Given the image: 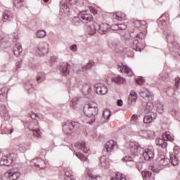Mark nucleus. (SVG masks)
Returning <instances> with one entry per match:
<instances>
[{
	"label": "nucleus",
	"mask_w": 180,
	"mask_h": 180,
	"mask_svg": "<svg viewBox=\"0 0 180 180\" xmlns=\"http://www.w3.org/2000/svg\"><path fill=\"white\" fill-rule=\"evenodd\" d=\"M94 89H96L98 95H106L108 94V87L101 83H97L94 86L86 84L83 87V92L85 95H91L94 92Z\"/></svg>",
	"instance_id": "nucleus-1"
},
{
	"label": "nucleus",
	"mask_w": 180,
	"mask_h": 180,
	"mask_svg": "<svg viewBox=\"0 0 180 180\" xmlns=\"http://www.w3.org/2000/svg\"><path fill=\"white\" fill-rule=\"evenodd\" d=\"M98 104H96V103L91 102L85 105L84 113L87 117H90V120L88 121L89 124H94V122H96V115H98Z\"/></svg>",
	"instance_id": "nucleus-2"
},
{
	"label": "nucleus",
	"mask_w": 180,
	"mask_h": 180,
	"mask_svg": "<svg viewBox=\"0 0 180 180\" xmlns=\"http://www.w3.org/2000/svg\"><path fill=\"white\" fill-rule=\"evenodd\" d=\"M78 127H79V123L78 122L68 121L63 125V132L67 136H72Z\"/></svg>",
	"instance_id": "nucleus-3"
},
{
	"label": "nucleus",
	"mask_w": 180,
	"mask_h": 180,
	"mask_svg": "<svg viewBox=\"0 0 180 180\" xmlns=\"http://www.w3.org/2000/svg\"><path fill=\"white\" fill-rule=\"evenodd\" d=\"M146 37V32H141L136 34V39L133 41L132 49L136 50V51H141V44L139 42V40H143Z\"/></svg>",
	"instance_id": "nucleus-4"
},
{
	"label": "nucleus",
	"mask_w": 180,
	"mask_h": 180,
	"mask_svg": "<svg viewBox=\"0 0 180 180\" xmlns=\"http://www.w3.org/2000/svg\"><path fill=\"white\" fill-rule=\"evenodd\" d=\"M49 47L50 46L47 42H43L39 45L37 49L36 50V52L41 57L43 56H46V54H49Z\"/></svg>",
	"instance_id": "nucleus-5"
},
{
	"label": "nucleus",
	"mask_w": 180,
	"mask_h": 180,
	"mask_svg": "<svg viewBox=\"0 0 180 180\" xmlns=\"http://www.w3.org/2000/svg\"><path fill=\"white\" fill-rule=\"evenodd\" d=\"M129 146L131 154H132L133 155H139L140 151H141V148L140 147V145H139L137 142L130 141L129 142Z\"/></svg>",
	"instance_id": "nucleus-6"
},
{
	"label": "nucleus",
	"mask_w": 180,
	"mask_h": 180,
	"mask_svg": "<svg viewBox=\"0 0 180 180\" xmlns=\"http://www.w3.org/2000/svg\"><path fill=\"white\" fill-rule=\"evenodd\" d=\"M95 26L97 27V32L100 34H106V33L110 30V26H109L108 23L103 22L98 24V22H95Z\"/></svg>",
	"instance_id": "nucleus-7"
},
{
	"label": "nucleus",
	"mask_w": 180,
	"mask_h": 180,
	"mask_svg": "<svg viewBox=\"0 0 180 180\" xmlns=\"http://www.w3.org/2000/svg\"><path fill=\"white\" fill-rule=\"evenodd\" d=\"M178 146L174 147V154L170 155V160L169 162H171L172 165H174V167L178 165L179 164V159L178 158L179 156V154H178Z\"/></svg>",
	"instance_id": "nucleus-8"
},
{
	"label": "nucleus",
	"mask_w": 180,
	"mask_h": 180,
	"mask_svg": "<svg viewBox=\"0 0 180 180\" xmlns=\"http://www.w3.org/2000/svg\"><path fill=\"white\" fill-rule=\"evenodd\" d=\"M105 148L107 153H110L112 151L117 150V142H116L115 140H110L106 142Z\"/></svg>",
	"instance_id": "nucleus-9"
},
{
	"label": "nucleus",
	"mask_w": 180,
	"mask_h": 180,
	"mask_svg": "<svg viewBox=\"0 0 180 180\" xmlns=\"http://www.w3.org/2000/svg\"><path fill=\"white\" fill-rule=\"evenodd\" d=\"M112 115V111L110 110L105 108L103 110V116L100 120V124H103L108 123Z\"/></svg>",
	"instance_id": "nucleus-10"
},
{
	"label": "nucleus",
	"mask_w": 180,
	"mask_h": 180,
	"mask_svg": "<svg viewBox=\"0 0 180 180\" xmlns=\"http://www.w3.org/2000/svg\"><path fill=\"white\" fill-rule=\"evenodd\" d=\"M139 94L141 98H148L149 101H154V94L147 89L142 88Z\"/></svg>",
	"instance_id": "nucleus-11"
},
{
	"label": "nucleus",
	"mask_w": 180,
	"mask_h": 180,
	"mask_svg": "<svg viewBox=\"0 0 180 180\" xmlns=\"http://www.w3.org/2000/svg\"><path fill=\"white\" fill-rule=\"evenodd\" d=\"M33 162L35 167H37V168H40L41 169H44L47 165V162L41 158L34 159Z\"/></svg>",
	"instance_id": "nucleus-12"
},
{
	"label": "nucleus",
	"mask_w": 180,
	"mask_h": 180,
	"mask_svg": "<svg viewBox=\"0 0 180 180\" xmlns=\"http://www.w3.org/2000/svg\"><path fill=\"white\" fill-rule=\"evenodd\" d=\"M118 70L120 72H124V74H127L129 77H131V75H133L131 69L128 66L123 65V63L118 65Z\"/></svg>",
	"instance_id": "nucleus-13"
},
{
	"label": "nucleus",
	"mask_w": 180,
	"mask_h": 180,
	"mask_svg": "<svg viewBox=\"0 0 180 180\" xmlns=\"http://www.w3.org/2000/svg\"><path fill=\"white\" fill-rule=\"evenodd\" d=\"M137 102V93L134 90L131 91L128 98V105L133 106Z\"/></svg>",
	"instance_id": "nucleus-14"
},
{
	"label": "nucleus",
	"mask_w": 180,
	"mask_h": 180,
	"mask_svg": "<svg viewBox=\"0 0 180 180\" xmlns=\"http://www.w3.org/2000/svg\"><path fill=\"white\" fill-rule=\"evenodd\" d=\"M13 159L12 158V155H8V156H3L0 160V165H11L12 164Z\"/></svg>",
	"instance_id": "nucleus-15"
},
{
	"label": "nucleus",
	"mask_w": 180,
	"mask_h": 180,
	"mask_svg": "<svg viewBox=\"0 0 180 180\" xmlns=\"http://www.w3.org/2000/svg\"><path fill=\"white\" fill-rule=\"evenodd\" d=\"M168 19H169V13H165V14H162V15L158 20V26H160V27H161V26H166L167 20H168Z\"/></svg>",
	"instance_id": "nucleus-16"
},
{
	"label": "nucleus",
	"mask_w": 180,
	"mask_h": 180,
	"mask_svg": "<svg viewBox=\"0 0 180 180\" xmlns=\"http://www.w3.org/2000/svg\"><path fill=\"white\" fill-rule=\"evenodd\" d=\"M1 129L4 134H12L15 130L11 125L5 124H1Z\"/></svg>",
	"instance_id": "nucleus-17"
},
{
	"label": "nucleus",
	"mask_w": 180,
	"mask_h": 180,
	"mask_svg": "<svg viewBox=\"0 0 180 180\" xmlns=\"http://www.w3.org/2000/svg\"><path fill=\"white\" fill-rule=\"evenodd\" d=\"M157 162L160 167H165L169 164V159L165 155H161L157 158Z\"/></svg>",
	"instance_id": "nucleus-18"
},
{
	"label": "nucleus",
	"mask_w": 180,
	"mask_h": 180,
	"mask_svg": "<svg viewBox=\"0 0 180 180\" xmlns=\"http://www.w3.org/2000/svg\"><path fill=\"white\" fill-rule=\"evenodd\" d=\"M29 129L32 131L34 137H36L37 139H40V137H41V131L39 129H34L33 122L30 123Z\"/></svg>",
	"instance_id": "nucleus-19"
},
{
	"label": "nucleus",
	"mask_w": 180,
	"mask_h": 180,
	"mask_svg": "<svg viewBox=\"0 0 180 180\" xmlns=\"http://www.w3.org/2000/svg\"><path fill=\"white\" fill-rule=\"evenodd\" d=\"M143 157L146 161H150V160L154 158V151L151 149H146L143 151Z\"/></svg>",
	"instance_id": "nucleus-20"
},
{
	"label": "nucleus",
	"mask_w": 180,
	"mask_h": 180,
	"mask_svg": "<svg viewBox=\"0 0 180 180\" xmlns=\"http://www.w3.org/2000/svg\"><path fill=\"white\" fill-rule=\"evenodd\" d=\"M70 68H71V65L64 63L60 65V71L62 72L63 75L67 77V75H70Z\"/></svg>",
	"instance_id": "nucleus-21"
},
{
	"label": "nucleus",
	"mask_w": 180,
	"mask_h": 180,
	"mask_svg": "<svg viewBox=\"0 0 180 180\" xmlns=\"http://www.w3.org/2000/svg\"><path fill=\"white\" fill-rule=\"evenodd\" d=\"M112 19H114V20H118L119 22H122V20H126V14L120 11L115 12L112 13Z\"/></svg>",
	"instance_id": "nucleus-22"
},
{
	"label": "nucleus",
	"mask_w": 180,
	"mask_h": 180,
	"mask_svg": "<svg viewBox=\"0 0 180 180\" xmlns=\"http://www.w3.org/2000/svg\"><path fill=\"white\" fill-rule=\"evenodd\" d=\"M105 82L108 84V85H110L112 82H115V84H117L118 85H120V84H124V82H126V80L124 79V78L120 76H117V77H115L113 79H110V82H109V80H106Z\"/></svg>",
	"instance_id": "nucleus-23"
},
{
	"label": "nucleus",
	"mask_w": 180,
	"mask_h": 180,
	"mask_svg": "<svg viewBox=\"0 0 180 180\" xmlns=\"http://www.w3.org/2000/svg\"><path fill=\"white\" fill-rule=\"evenodd\" d=\"M75 147L76 148H78L79 150H82L83 153H88L89 151V148L86 146V144L85 143V141H81V142H77L75 144Z\"/></svg>",
	"instance_id": "nucleus-24"
},
{
	"label": "nucleus",
	"mask_w": 180,
	"mask_h": 180,
	"mask_svg": "<svg viewBox=\"0 0 180 180\" xmlns=\"http://www.w3.org/2000/svg\"><path fill=\"white\" fill-rule=\"evenodd\" d=\"M8 92H9V89L8 87H2L0 89L1 102H5V101H6V98L8 97Z\"/></svg>",
	"instance_id": "nucleus-25"
},
{
	"label": "nucleus",
	"mask_w": 180,
	"mask_h": 180,
	"mask_svg": "<svg viewBox=\"0 0 180 180\" xmlns=\"http://www.w3.org/2000/svg\"><path fill=\"white\" fill-rule=\"evenodd\" d=\"M0 116L4 117V120H8L9 119V114L8 113V109L6 108V106H0Z\"/></svg>",
	"instance_id": "nucleus-26"
},
{
	"label": "nucleus",
	"mask_w": 180,
	"mask_h": 180,
	"mask_svg": "<svg viewBox=\"0 0 180 180\" xmlns=\"http://www.w3.org/2000/svg\"><path fill=\"white\" fill-rule=\"evenodd\" d=\"M157 117V113L153 112L151 114L146 115L143 117V122L147 123H151L154 119Z\"/></svg>",
	"instance_id": "nucleus-27"
},
{
	"label": "nucleus",
	"mask_w": 180,
	"mask_h": 180,
	"mask_svg": "<svg viewBox=\"0 0 180 180\" xmlns=\"http://www.w3.org/2000/svg\"><path fill=\"white\" fill-rule=\"evenodd\" d=\"M7 180H18L20 177V172H15L14 173L8 172L6 174Z\"/></svg>",
	"instance_id": "nucleus-28"
},
{
	"label": "nucleus",
	"mask_w": 180,
	"mask_h": 180,
	"mask_svg": "<svg viewBox=\"0 0 180 180\" xmlns=\"http://www.w3.org/2000/svg\"><path fill=\"white\" fill-rule=\"evenodd\" d=\"M71 1H65V0H62L60 2V8L65 11V12L68 13L70 12V6L71 5Z\"/></svg>",
	"instance_id": "nucleus-29"
},
{
	"label": "nucleus",
	"mask_w": 180,
	"mask_h": 180,
	"mask_svg": "<svg viewBox=\"0 0 180 180\" xmlns=\"http://www.w3.org/2000/svg\"><path fill=\"white\" fill-rule=\"evenodd\" d=\"M13 19V15L9 11H5L3 14V21L11 22Z\"/></svg>",
	"instance_id": "nucleus-30"
},
{
	"label": "nucleus",
	"mask_w": 180,
	"mask_h": 180,
	"mask_svg": "<svg viewBox=\"0 0 180 180\" xmlns=\"http://www.w3.org/2000/svg\"><path fill=\"white\" fill-rule=\"evenodd\" d=\"M154 108L155 106L154 104H153V103H148L144 108L145 113H155Z\"/></svg>",
	"instance_id": "nucleus-31"
},
{
	"label": "nucleus",
	"mask_w": 180,
	"mask_h": 180,
	"mask_svg": "<svg viewBox=\"0 0 180 180\" xmlns=\"http://www.w3.org/2000/svg\"><path fill=\"white\" fill-rule=\"evenodd\" d=\"M80 18L84 22H92L94 17L90 13H84L80 15Z\"/></svg>",
	"instance_id": "nucleus-32"
},
{
	"label": "nucleus",
	"mask_w": 180,
	"mask_h": 180,
	"mask_svg": "<svg viewBox=\"0 0 180 180\" xmlns=\"http://www.w3.org/2000/svg\"><path fill=\"white\" fill-rule=\"evenodd\" d=\"M13 54L14 56H20V53L23 51V49H22V45L20 44H16L15 46L13 47Z\"/></svg>",
	"instance_id": "nucleus-33"
},
{
	"label": "nucleus",
	"mask_w": 180,
	"mask_h": 180,
	"mask_svg": "<svg viewBox=\"0 0 180 180\" xmlns=\"http://www.w3.org/2000/svg\"><path fill=\"white\" fill-rule=\"evenodd\" d=\"M165 139L164 138H158L156 139L155 143L157 146H160L162 148H167V142H165Z\"/></svg>",
	"instance_id": "nucleus-34"
},
{
	"label": "nucleus",
	"mask_w": 180,
	"mask_h": 180,
	"mask_svg": "<svg viewBox=\"0 0 180 180\" xmlns=\"http://www.w3.org/2000/svg\"><path fill=\"white\" fill-rule=\"evenodd\" d=\"M154 110L155 112H158V113H162L164 112V105L160 102L156 103L154 107Z\"/></svg>",
	"instance_id": "nucleus-35"
},
{
	"label": "nucleus",
	"mask_w": 180,
	"mask_h": 180,
	"mask_svg": "<svg viewBox=\"0 0 180 180\" xmlns=\"http://www.w3.org/2000/svg\"><path fill=\"white\" fill-rule=\"evenodd\" d=\"M30 116L34 120H43L44 119V116L42 114H37L34 112H31Z\"/></svg>",
	"instance_id": "nucleus-36"
},
{
	"label": "nucleus",
	"mask_w": 180,
	"mask_h": 180,
	"mask_svg": "<svg viewBox=\"0 0 180 180\" xmlns=\"http://www.w3.org/2000/svg\"><path fill=\"white\" fill-rule=\"evenodd\" d=\"M94 64H95V63L93 60H90L86 65L82 66V72H86L88 70H91V68L94 67Z\"/></svg>",
	"instance_id": "nucleus-37"
},
{
	"label": "nucleus",
	"mask_w": 180,
	"mask_h": 180,
	"mask_svg": "<svg viewBox=\"0 0 180 180\" xmlns=\"http://www.w3.org/2000/svg\"><path fill=\"white\" fill-rule=\"evenodd\" d=\"M98 32V27L95 26V22L89 27V34L94 36Z\"/></svg>",
	"instance_id": "nucleus-38"
},
{
	"label": "nucleus",
	"mask_w": 180,
	"mask_h": 180,
	"mask_svg": "<svg viewBox=\"0 0 180 180\" xmlns=\"http://www.w3.org/2000/svg\"><path fill=\"white\" fill-rule=\"evenodd\" d=\"M44 79H46V74H44L43 72L38 73L37 76V82L40 84V82H43Z\"/></svg>",
	"instance_id": "nucleus-39"
},
{
	"label": "nucleus",
	"mask_w": 180,
	"mask_h": 180,
	"mask_svg": "<svg viewBox=\"0 0 180 180\" xmlns=\"http://www.w3.org/2000/svg\"><path fill=\"white\" fill-rule=\"evenodd\" d=\"M134 26L136 27H141V26H146L147 25V22L146 20H136L134 22Z\"/></svg>",
	"instance_id": "nucleus-40"
},
{
	"label": "nucleus",
	"mask_w": 180,
	"mask_h": 180,
	"mask_svg": "<svg viewBox=\"0 0 180 180\" xmlns=\"http://www.w3.org/2000/svg\"><path fill=\"white\" fill-rule=\"evenodd\" d=\"M47 32H46L44 30H38L36 33V36L38 39H43L46 37Z\"/></svg>",
	"instance_id": "nucleus-41"
},
{
	"label": "nucleus",
	"mask_w": 180,
	"mask_h": 180,
	"mask_svg": "<svg viewBox=\"0 0 180 180\" xmlns=\"http://www.w3.org/2000/svg\"><path fill=\"white\" fill-rule=\"evenodd\" d=\"M65 180H76L75 176L72 175L70 172L66 171L65 172Z\"/></svg>",
	"instance_id": "nucleus-42"
},
{
	"label": "nucleus",
	"mask_w": 180,
	"mask_h": 180,
	"mask_svg": "<svg viewBox=\"0 0 180 180\" xmlns=\"http://www.w3.org/2000/svg\"><path fill=\"white\" fill-rule=\"evenodd\" d=\"M76 157H77V158H79V160H80L81 161L86 162H87V164H89V160H88V158H86V156L83 155L81 153H76L75 154Z\"/></svg>",
	"instance_id": "nucleus-43"
},
{
	"label": "nucleus",
	"mask_w": 180,
	"mask_h": 180,
	"mask_svg": "<svg viewBox=\"0 0 180 180\" xmlns=\"http://www.w3.org/2000/svg\"><path fill=\"white\" fill-rule=\"evenodd\" d=\"M162 138L164 140L167 141L169 140V141H172L174 140V136L170 135L168 132H166L162 135Z\"/></svg>",
	"instance_id": "nucleus-44"
},
{
	"label": "nucleus",
	"mask_w": 180,
	"mask_h": 180,
	"mask_svg": "<svg viewBox=\"0 0 180 180\" xmlns=\"http://www.w3.org/2000/svg\"><path fill=\"white\" fill-rule=\"evenodd\" d=\"M141 174L144 179L146 178H151V175H153L151 172L147 170L142 171Z\"/></svg>",
	"instance_id": "nucleus-45"
},
{
	"label": "nucleus",
	"mask_w": 180,
	"mask_h": 180,
	"mask_svg": "<svg viewBox=\"0 0 180 180\" xmlns=\"http://www.w3.org/2000/svg\"><path fill=\"white\" fill-rule=\"evenodd\" d=\"M27 150H29V145L21 144L20 146L19 151H20V153H26Z\"/></svg>",
	"instance_id": "nucleus-46"
},
{
	"label": "nucleus",
	"mask_w": 180,
	"mask_h": 180,
	"mask_svg": "<svg viewBox=\"0 0 180 180\" xmlns=\"http://www.w3.org/2000/svg\"><path fill=\"white\" fill-rule=\"evenodd\" d=\"M100 162L101 165V167H107L108 166V160H106V156H103L100 159Z\"/></svg>",
	"instance_id": "nucleus-47"
},
{
	"label": "nucleus",
	"mask_w": 180,
	"mask_h": 180,
	"mask_svg": "<svg viewBox=\"0 0 180 180\" xmlns=\"http://www.w3.org/2000/svg\"><path fill=\"white\" fill-rule=\"evenodd\" d=\"M109 46L111 49L116 50V49H117V47H119V43L116 42V41H110V42H109Z\"/></svg>",
	"instance_id": "nucleus-48"
},
{
	"label": "nucleus",
	"mask_w": 180,
	"mask_h": 180,
	"mask_svg": "<svg viewBox=\"0 0 180 180\" xmlns=\"http://www.w3.org/2000/svg\"><path fill=\"white\" fill-rule=\"evenodd\" d=\"M78 98H74L72 99L71 102H70V106L72 108H74L75 106H77V105H78Z\"/></svg>",
	"instance_id": "nucleus-49"
},
{
	"label": "nucleus",
	"mask_w": 180,
	"mask_h": 180,
	"mask_svg": "<svg viewBox=\"0 0 180 180\" xmlns=\"http://www.w3.org/2000/svg\"><path fill=\"white\" fill-rule=\"evenodd\" d=\"M115 26L117 29H120V30H126V29H127V25H126L125 24H120Z\"/></svg>",
	"instance_id": "nucleus-50"
},
{
	"label": "nucleus",
	"mask_w": 180,
	"mask_h": 180,
	"mask_svg": "<svg viewBox=\"0 0 180 180\" xmlns=\"http://www.w3.org/2000/svg\"><path fill=\"white\" fill-rule=\"evenodd\" d=\"M89 136H91L92 139H96V137L98 136V132H96V130L90 131Z\"/></svg>",
	"instance_id": "nucleus-51"
},
{
	"label": "nucleus",
	"mask_w": 180,
	"mask_h": 180,
	"mask_svg": "<svg viewBox=\"0 0 180 180\" xmlns=\"http://www.w3.org/2000/svg\"><path fill=\"white\" fill-rule=\"evenodd\" d=\"M143 165H144L142 162H138L137 164H136V167H137V169H139V171L140 172H143V171H144V170H143Z\"/></svg>",
	"instance_id": "nucleus-52"
},
{
	"label": "nucleus",
	"mask_w": 180,
	"mask_h": 180,
	"mask_svg": "<svg viewBox=\"0 0 180 180\" xmlns=\"http://www.w3.org/2000/svg\"><path fill=\"white\" fill-rule=\"evenodd\" d=\"M123 161H125V162H133V158L130 156H126L122 159Z\"/></svg>",
	"instance_id": "nucleus-53"
},
{
	"label": "nucleus",
	"mask_w": 180,
	"mask_h": 180,
	"mask_svg": "<svg viewBox=\"0 0 180 180\" xmlns=\"http://www.w3.org/2000/svg\"><path fill=\"white\" fill-rule=\"evenodd\" d=\"M22 2H23L22 0H15L14 5L17 6V8H20L22 6Z\"/></svg>",
	"instance_id": "nucleus-54"
},
{
	"label": "nucleus",
	"mask_w": 180,
	"mask_h": 180,
	"mask_svg": "<svg viewBox=\"0 0 180 180\" xmlns=\"http://www.w3.org/2000/svg\"><path fill=\"white\" fill-rule=\"evenodd\" d=\"M79 22H81V18H79V17H75L73 18V23L74 25H79Z\"/></svg>",
	"instance_id": "nucleus-55"
},
{
	"label": "nucleus",
	"mask_w": 180,
	"mask_h": 180,
	"mask_svg": "<svg viewBox=\"0 0 180 180\" xmlns=\"http://www.w3.org/2000/svg\"><path fill=\"white\" fill-rule=\"evenodd\" d=\"M142 133H144V134H148V137H151V136H154V131H152L150 130L142 131Z\"/></svg>",
	"instance_id": "nucleus-56"
},
{
	"label": "nucleus",
	"mask_w": 180,
	"mask_h": 180,
	"mask_svg": "<svg viewBox=\"0 0 180 180\" xmlns=\"http://www.w3.org/2000/svg\"><path fill=\"white\" fill-rule=\"evenodd\" d=\"M70 50H71V51H73V53H75V51L78 50V48L76 44H73L70 46Z\"/></svg>",
	"instance_id": "nucleus-57"
},
{
	"label": "nucleus",
	"mask_w": 180,
	"mask_h": 180,
	"mask_svg": "<svg viewBox=\"0 0 180 180\" xmlns=\"http://www.w3.org/2000/svg\"><path fill=\"white\" fill-rule=\"evenodd\" d=\"M179 85H180V78L177 77L175 79V86L176 88H179Z\"/></svg>",
	"instance_id": "nucleus-58"
},
{
	"label": "nucleus",
	"mask_w": 180,
	"mask_h": 180,
	"mask_svg": "<svg viewBox=\"0 0 180 180\" xmlns=\"http://www.w3.org/2000/svg\"><path fill=\"white\" fill-rule=\"evenodd\" d=\"M136 82L138 83V85H143V84H144V80L143 79V78L139 77L136 79Z\"/></svg>",
	"instance_id": "nucleus-59"
},
{
	"label": "nucleus",
	"mask_w": 180,
	"mask_h": 180,
	"mask_svg": "<svg viewBox=\"0 0 180 180\" xmlns=\"http://www.w3.org/2000/svg\"><path fill=\"white\" fill-rule=\"evenodd\" d=\"M172 44V46L174 47V49H179L180 46H179V44H178V42L174 41Z\"/></svg>",
	"instance_id": "nucleus-60"
},
{
	"label": "nucleus",
	"mask_w": 180,
	"mask_h": 180,
	"mask_svg": "<svg viewBox=\"0 0 180 180\" xmlns=\"http://www.w3.org/2000/svg\"><path fill=\"white\" fill-rule=\"evenodd\" d=\"M117 105L120 108H122V106H123V101L122 99L117 100Z\"/></svg>",
	"instance_id": "nucleus-61"
},
{
	"label": "nucleus",
	"mask_w": 180,
	"mask_h": 180,
	"mask_svg": "<svg viewBox=\"0 0 180 180\" xmlns=\"http://www.w3.org/2000/svg\"><path fill=\"white\" fill-rule=\"evenodd\" d=\"M90 11L91 12V13H93L94 15H96V13H98V11H96V9H95V8L91 7L90 8Z\"/></svg>",
	"instance_id": "nucleus-62"
},
{
	"label": "nucleus",
	"mask_w": 180,
	"mask_h": 180,
	"mask_svg": "<svg viewBox=\"0 0 180 180\" xmlns=\"http://www.w3.org/2000/svg\"><path fill=\"white\" fill-rule=\"evenodd\" d=\"M138 119H139V117L137 116V115L134 114L131 118V120L136 122Z\"/></svg>",
	"instance_id": "nucleus-63"
},
{
	"label": "nucleus",
	"mask_w": 180,
	"mask_h": 180,
	"mask_svg": "<svg viewBox=\"0 0 180 180\" xmlns=\"http://www.w3.org/2000/svg\"><path fill=\"white\" fill-rule=\"evenodd\" d=\"M51 63L53 64L57 61V57L56 56H51L50 59Z\"/></svg>",
	"instance_id": "nucleus-64"
}]
</instances>
